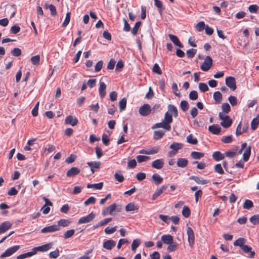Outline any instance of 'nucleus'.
<instances>
[{
    "mask_svg": "<svg viewBox=\"0 0 259 259\" xmlns=\"http://www.w3.org/2000/svg\"><path fill=\"white\" fill-rule=\"evenodd\" d=\"M103 186V183L102 182L97 183V184H89L87 185L88 188H94L95 189L97 190H101Z\"/></svg>",
    "mask_w": 259,
    "mask_h": 259,
    "instance_id": "36",
    "label": "nucleus"
},
{
    "mask_svg": "<svg viewBox=\"0 0 259 259\" xmlns=\"http://www.w3.org/2000/svg\"><path fill=\"white\" fill-rule=\"evenodd\" d=\"M12 227V224L8 221H6L0 225V234L5 233Z\"/></svg>",
    "mask_w": 259,
    "mask_h": 259,
    "instance_id": "14",
    "label": "nucleus"
},
{
    "mask_svg": "<svg viewBox=\"0 0 259 259\" xmlns=\"http://www.w3.org/2000/svg\"><path fill=\"white\" fill-rule=\"evenodd\" d=\"M59 256V250L58 249H56L55 250L50 252L49 256L51 258H57Z\"/></svg>",
    "mask_w": 259,
    "mask_h": 259,
    "instance_id": "59",
    "label": "nucleus"
},
{
    "mask_svg": "<svg viewBox=\"0 0 259 259\" xmlns=\"http://www.w3.org/2000/svg\"><path fill=\"white\" fill-rule=\"evenodd\" d=\"M190 179L193 180L196 183L199 184L204 185L208 183V182L207 180L203 179L197 176H191Z\"/></svg>",
    "mask_w": 259,
    "mask_h": 259,
    "instance_id": "26",
    "label": "nucleus"
},
{
    "mask_svg": "<svg viewBox=\"0 0 259 259\" xmlns=\"http://www.w3.org/2000/svg\"><path fill=\"white\" fill-rule=\"evenodd\" d=\"M163 121L166 124H168V125H170V123L172 122V115L170 114L169 112H166L164 115V119Z\"/></svg>",
    "mask_w": 259,
    "mask_h": 259,
    "instance_id": "30",
    "label": "nucleus"
},
{
    "mask_svg": "<svg viewBox=\"0 0 259 259\" xmlns=\"http://www.w3.org/2000/svg\"><path fill=\"white\" fill-rule=\"evenodd\" d=\"M232 123V120L230 117H229L228 119L223 120L220 124L223 127L228 128L231 125Z\"/></svg>",
    "mask_w": 259,
    "mask_h": 259,
    "instance_id": "35",
    "label": "nucleus"
},
{
    "mask_svg": "<svg viewBox=\"0 0 259 259\" xmlns=\"http://www.w3.org/2000/svg\"><path fill=\"white\" fill-rule=\"evenodd\" d=\"M251 153V146H249L245 149L243 154V159L244 161H247L248 160L250 155Z\"/></svg>",
    "mask_w": 259,
    "mask_h": 259,
    "instance_id": "31",
    "label": "nucleus"
},
{
    "mask_svg": "<svg viewBox=\"0 0 259 259\" xmlns=\"http://www.w3.org/2000/svg\"><path fill=\"white\" fill-rule=\"evenodd\" d=\"M209 131L214 135H218L220 133L221 128L218 124H213L208 127Z\"/></svg>",
    "mask_w": 259,
    "mask_h": 259,
    "instance_id": "16",
    "label": "nucleus"
},
{
    "mask_svg": "<svg viewBox=\"0 0 259 259\" xmlns=\"http://www.w3.org/2000/svg\"><path fill=\"white\" fill-rule=\"evenodd\" d=\"M164 161L163 159H158L153 161L152 163V167L156 169H161L163 167Z\"/></svg>",
    "mask_w": 259,
    "mask_h": 259,
    "instance_id": "13",
    "label": "nucleus"
},
{
    "mask_svg": "<svg viewBox=\"0 0 259 259\" xmlns=\"http://www.w3.org/2000/svg\"><path fill=\"white\" fill-rule=\"evenodd\" d=\"M31 63L34 65H37L39 64L40 56L39 55L34 56L31 58Z\"/></svg>",
    "mask_w": 259,
    "mask_h": 259,
    "instance_id": "44",
    "label": "nucleus"
},
{
    "mask_svg": "<svg viewBox=\"0 0 259 259\" xmlns=\"http://www.w3.org/2000/svg\"><path fill=\"white\" fill-rule=\"evenodd\" d=\"M182 213L184 217L188 218L190 215V209L188 206H184L183 207Z\"/></svg>",
    "mask_w": 259,
    "mask_h": 259,
    "instance_id": "46",
    "label": "nucleus"
},
{
    "mask_svg": "<svg viewBox=\"0 0 259 259\" xmlns=\"http://www.w3.org/2000/svg\"><path fill=\"white\" fill-rule=\"evenodd\" d=\"M116 208V204L113 203L110 206L105 208V209L103 211L102 214L106 215L107 214H111L112 212L115 210Z\"/></svg>",
    "mask_w": 259,
    "mask_h": 259,
    "instance_id": "17",
    "label": "nucleus"
},
{
    "mask_svg": "<svg viewBox=\"0 0 259 259\" xmlns=\"http://www.w3.org/2000/svg\"><path fill=\"white\" fill-rule=\"evenodd\" d=\"M245 239L243 238H239L234 242V246H239L242 250L245 253H249L248 257L250 258L253 257L255 253L254 251H251V248L247 245L244 244Z\"/></svg>",
    "mask_w": 259,
    "mask_h": 259,
    "instance_id": "1",
    "label": "nucleus"
},
{
    "mask_svg": "<svg viewBox=\"0 0 259 259\" xmlns=\"http://www.w3.org/2000/svg\"><path fill=\"white\" fill-rule=\"evenodd\" d=\"M188 163V161L186 158H180L177 160V166L180 167H186Z\"/></svg>",
    "mask_w": 259,
    "mask_h": 259,
    "instance_id": "27",
    "label": "nucleus"
},
{
    "mask_svg": "<svg viewBox=\"0 0 259 259\" xmlns=\"http://www.w3.org/2000/svg\"><path fill=\"white\" fill-rule=\"evenodd\" d=\"M95 201L96 198L93 196H91L84 201V205L85 206H88L89 204L95 203Z\"/></svg>",
    "mask_w": 259,
    "mask_h": 259,
    "instance_id": "62",
    "label": "nucleus"
},
{
    "mask_svg": "<svg viewBox=\"0 0 259 259\" xmlns=\"http://www.w3.org/2000/svg\"><path fill=\"white\" fill-rule=\"evenodd\" d=\"M152 71L153 72L156 73L158 74H161L162 73L158 64L157 63L154 64V65L153 67V68H152Z\"/></svg>",
    "mask_w": 259,
    "mask_h": 259,
    "instance_id": "61",
    "label": "nucleus"
},
{
    "mask_svg": "<svg viewBox=\"0 0 259 259\" xmlns=\"http://www.w3.org/2000/svg\"><path fill=\"white\" fill-rule=\"evenodd\" d=\"M95 218V214L93 212H91L87 216L80 218L78 221V224H84L91 222Z\"/></svg>",
    "mask_w": 259,
    "mask_h": 259,
    "instance_id": "6",
    "label": "nucleus"
},
{
    "mask_svg": "<svg viewBox=\"0 0 259 259\" xmlns=\"http://www.w3.org/2000/svg\"><path fill=\"white\" fill-rule=\"evenodd\" d=\"M150 159V157L143 155H138L137 156V159L138 162L141 163L144 161H146Z\"/></svg>",
    "mask_w": 259,
    "mask_h": 259,
    "instance_id": "54",
    "label": "nucleus"
},
{
    "mask_svg": "<svg viewBox=\"0 0 259 259\" xmlns=\"http://www.w3.org/2000/svg\"><path fill=\"white\" fill-rule=\"evenodd\" d=\"M116 228L117 226H114L112 228L107 227L105 229L104 232L106 234H111L113 233L116 230Z\"/></svg>",
    "mask_w": 259,
    "mask_h": 259,
    "instance_id": "60",
    "label": "nucleus"
},
{
    "mask_svg": "<svg viewBox=\"0 0 259 259\" xmlns=\"http://www.w3.org/2000/svg\"><path fill=\"white\" fill-rule=\"evenodd\" d=\"M183 147V145L180 143H176L174 142L171 144L169 148L171 149L172 150L169 151L167 153V156L168 157H174L175 155L177 154L178 152V150L181 149Z\"/></svg>",
    "mask_w": 259,
    "mask_h": 259,
    "instance_id": "2",
    "label": "nucleus"
},
{
    "mask_svg": "<svg viewBox=\"0 0 259 259\" xmlns=\"http://www.w3.org/2000/svg\"><path fill=\"white\" fill-rule=\"evenodd\" d=\"M212 158L217 161L222 160L224 158V156L220 151H215L212 154Z\"/></svg>",
    "mask_w": 259,
    "mask_h": 259,
    "instance_id": "32",
    "label": "nucleus"
},
{
    "mask_svg": "<svg viewBox=\"0 0 259 259\" xmlns=\"http://www.w3.org/2000/svg\"><path fill=\"white\" fill-rule=\"evenodd\" d=\"M35 254V251L32 249L31 251L20 254L17 257V259H24L28 257L31 256Z\"/></svg>",
    "mask_w": 259,
    "mask_h": 259,
    "instance_id": "38",
    "label": "nucleus"
},
{
    "mask_svg": "<svg viewBox=\"0 0 259 259\" xmlns=\"http://www.w3.org/2000/svg\"><path fill=\"white\" fill-rule=\"evenodd\" d=\"M139 208L138 205L135 204L134 202H131L128 203L125 208L126 211H131L137 210Z\"/></svg>",
    "mask_w": 259,
    "mask_h": 259,
    "instance_id": "23",
    "label": "nucleus"
},
{
    "mask_svg": "<svg viewBox=\"0 0 259 259\" xmlns=\"http://www.w3.org/2000/svg\"><path fill=\"white\" fill-rule=\"evenodd\" d=\"M222 109L223 111L225 113H228L230 111V106L227 103H225L222 104Z\"/></svg>",
    "mask_w": 259,
    "mask_h": 259,
    "instance_id": "58",
    "label": "nucleus"
},
{
    "mask_svg": "<svg viewBox=\"0 0 259 259\" xmlns=\"http://www.w3.org/2000/svg\"><path fill=\"white\" fill-rule=\"evenodd\" d=\"M164 134L165 132L162 130L154 131L153 133V138L156 140H159L163 137Z\"/></svg>",
    "mask_w": 259,
    "mask_h": 259,
    "instance_id": "28",
    "label": "nucleus"
},
{
    "mask_svg": "<svg viewBox=\"0 0 259 259\" xmlns=\"http://www.w3.org/2000/svg\"><path fill=\"white\" fill-rule=\"evenodd\" d=\"M169 245L167 248V250L169 252L175 251L178 248V244L176 242H172V243L168 244Z\"/></svg>",
    "mask_w": 259,
    "mask_h": 259,
    "instance_id": "49",
    "label": "nucleus"
},
{
    "mask_svg": "<svg viewBox=\"0 0 259 259\" xmlns=\"http://www.w3.org/2000/svg\"><path fill=\"white\" fill-rule=\"evenodd\" d=\"M198 93L196 91L190 92L189 95V99L191 100H196L198 99Z\"/></svg>",
    "mask_w": 259,
    "mask_h": 259,
    "instance_id": "57",
    "label": "nucleus"
},
{
    "mask_svg": "<svg viewBox=\"0 0 259 259\" xmlns=\"http://www.w3.org/2000/svg\"><path fill=\"white\" fill-rule=\"evenodd\" d=\"M11 53L13 56L18 57L21 55L22 52L19 48H15L11 51Z\"/></svg>",
    "mask_w": 259,
    "mask_h": 259,
    "instance_id": "63",
    "label": "nucleus"
},
{
    "mask_svg": "<svg viewBox=\"0 0 259 259\" xmlns=\"http://www.w3.org/2000/svg\"><path fill=\"white\" fill-rule=\"evenodd\" d=\"M250 222L253 225H256L259 223V214H256L252 216L250 218Z\"/></svg>",
    "mask_w": 259,
    "mask_h": 259,
    "instance_id": "52",
    "label": "nucleus"
},
{
    "mask_svg": "<svg viewBox=\"0 0 259 259\" xmlns=\"http://www.w3.org/2000/svg\"><path fill=\"white\" fill-rule=\"evenodd\" d=\"M205 28V23L203 21L199 22L196 26V28L198 31H202Z\"/></svg>",
    "mask_w": 259,
    "mask_h": 259,
    "instance_id": "64",
    "label": "nucleus"
},
{
    "mask_svg": "<svg viewBox=\"0 0 259 259\" xmlns=\"http://www.w3.org/2000/svg\"><path fill=\"white\" fill-rule=\"evenodd\" d=\"M187 142L192 145H196L198 143L197 139L194 138L192 134H190L187 136Z\"/></svg>",
    "mask_w": 259,
    "mask_h": 259,
    "instance_id": "37",
    "label": "nucleus"
},
{
    "mask_svg": "<svg viewBox=\"0 0 259 259\" xmlns=\"http://www.w3.org/2000/svg\"><path fill=\"white\" fill-rule=\"evenodd\" d=\"M65 122L66 124L75 126L78 123V119L74 116L69 115L66 118Z\"/></svg>",
    "mask_w": 259,
    "mask_h": 259,
    "instance_id": "12",
    "label": "nucleus"
},
{
    "mask_svg": "<svg viewBox=\"0 0 259 259\" xmlns=\"http://www.w3.org/2000/svg\"><path fill=\"white\" fill-rule=\"evenodd\" d=\"M167 186H162L160 188L156 189L154 193L152 195V199L153 200L155 199L157 197H158L159 195H160L163 192L164 190H165L167 188Z\"/></svg>",
    "mask_w": 259,
    "mask_h": 259,
    "instance_id": "22",
    "label": "nucleus"
},
{
    "mask_svg": "<svg viewBox=\"0 0 259 259\" xmlns=\"http://www.w3.org/2000/svg\"><path fill=\"white\" fill-rule=\"evenodd\" d=\"M80 172V169L76 167H73L69 169L67 173L66 176L68 177H74Z\"/></svg>",
    "mask_w": 259,
    "mask_h": 259,
    "instance_id": "15",
    "label": "nucleus"
},
{
    "mask_svg": "<svg viewBox=\"0 0 259 259\" xmlns=\"http://www.w3.org/2000/svg\"><path fill=\"white\" fill-rule=\"evenodd\" d=\"M187 233L188 235V242L190 246H193L194 243L195 236L192 229L190 227L187 228Z\"/></svg>",
    "mask_w": 259,
    "mask_h": 259,
    "instance_id": "8",
    "label": "nucleus"
},
{
    "mask_svg": "<svg viewBox=\"0 0 259 259\" xmlns=\"http://www.w3.org/2000/svg\"><path fill=\"white\" fill-rule=\"evenodd\" d=\"M20 248L19 245L14 246L7 249L5 252L1 254V257H5L11 256L16 251H17Z\"/></svg>",
    "mask_w": 259,
    "mask_h": 259,
    "instance_id": "7",
    "label": "nucleus"
},
{
    "mask_svg": "<svg viewBox=\"0 0 259 259\" xmlns=\"http://www.w3.org/2000/svg\"><path fill=\"white\" fill-rule=\"evenodd\" d=\"M196 51H197V50L196 49H191L188 50L186 52L188 58H193L196 53Z\"/></svg>",
    "mask_w": 259,
    "mask_h": 259,
    "instance_id": "53",
    "label": "nucleus"
},
{
    "mask_svg": "<svg viewBox=\"0 0 259 259\" xmlns=\"http://www.w3.org/2000/svg\"><path fill=\"white\" fill-rule=\"evenodd\" d=\"M180 107L183 111L186 112L189 109V105L187 101L183 100L181 102Z\"/></svg>",
    "mask_w": 259,
    "mask_h": 259,
    "instance_id": "41",
    "label": "nucleus"
},
{
    "mask_svg": "<svg viewBox=\"0 0 259 259\" xmlns=\"http://www.w3.org/2000/svg\"><path fill=\"white\" fill-rule=\"evenodd\" d=\"M162 241L166 244L172 243L174 239L173 237L170 235H164L161 236Z\"/></svg>",
    "mask_w": 259,
    "mask_h": 259,
    "instance_id": "25",
    "label": "nucleus"
},
{
    "mask_svg": "<svg viewBox=\"0 0 259 259\" xmlns=\"http://www.w3.org/2000/svg\"><path fill=\"white\" fill-rule=\"evenodd\" d=\"M259 124V114L257 116L253 118L251 122V128L252 131H254L256 129Z\"/></svg>",
    "mask_w": 259,
    "mask_h": 259,
    "instance_id": "29",
    "label": "nucleus"
},
{
    "mask_svg": "<svg viewBox=\"0 0 259 259\" xmlns=\"http://www.w3.org/2000/svg\"><path fill=\"white\" fill-rule=\"evenodd\" d=\"M153 181L156 185L161 184L162 182L163 178L160 177L158 174H154L152 177Z\"/></svg>",
    "mask_w": 259,
    "mask_h": 259,
    "instance_id": "34",
    "label": "nucleus"
},
{
    "mask_svg": "<svg viewBox=\"0 0 259 259\" xmlns=\"http://www.w3.org/2000/svg\"><path fill=\"white\" fill-rule=\"evenodd\" d=\"M198 88L199 90L202 92H205L208 91L209 88L207 85L205 83L200 82L199 84Z\"/></svg>",
    "mask_w": 259,
    "mask_h": 259,
    "instance_id": "56",
    "label": "nucleus"
},
{
    "mask_svg": "<svg viewBox=\"0 0 259 259\" xmlns=\"http://www.w3.org/2000/svg\"><path fill=\"white\" fill-rule=\"evenodd\" d=\"M60 230V227L56 225H54L48 227H46L41 230V233H51L59 231Z\"/></svg>",
    "mask_w": 259,
    "mask_h": 259,
    "instance_id": "9",
    "label": "nucleus"
},
{
    "mask_svg": "<svg viewBox=\"0 0 259 259\" xmlns=\"http://www.w3.org/2000/svg\"><path fill=\"white\" fill-rule=\"evenodd\" d=\"M226 84L232 91L236 89V80L233 76H229L226 78Z\"/></svg>",
    "mask_w": 259,
    "mask_h": 259,
    "instance_id": "5",
    "label": "nucleus"
},
{
    "mask_svg": "<svg viewBox=\"0 0 259 259\" xmlns=\"http://www.w3.org/2000/svg\"><path fill=\"white\" fill-rule=\"evenodd\" d=\"M141 243L140 240L139 239H134L132 242L131 248L132 250L134 251L140 245Z\"/></svg>",
    "mask_w": 259,
    "mask_h": 259,
    "instance_id": "50",
    "label": "nucleus"
},
{
    "mask_svg": "<svg viewBox=\"0 0 259 259\" xmlns=\"http://www.w3.org/2000/svg\"><path fill=\"white\" fill-rule=\"evenodd\" d=\"M151 106L148 104H145L140 108L139 112L142 116H146L151 113Z\"/></svg>",
    "mask_w": 259,
    "mask_h": 259,
    "instance_id": "4",
    "label": "nucleus"
},
{
    "mask_svg": "<svg viewBox=\"0 0 259 259\" xmlns=\"http://www.w3.org/2000/svg\"><path fill=\"white\" fill-rule=\"evenodd\" d=\"M141 22L139 21L136 23L134 27L133 28L132 30V33L133 35H135L137 34L138 30L140 26L141 25Z\"/></svg>",
    "mask_w": 259,
    "mask_h": 259,
    "instance_id": "48",
    "label": "nucleus"
},
{
    "mask_svg": "<svg viewBox=\"0 0 259 259\" xmlns=\"http://www.w3.org/2000/svg\"><path fill=\"white\" fill-rule=\"evenodd\" d=\"M156 128H163L165 131H169L171 130V125H168V124L165 123V122L162 120L161 122L157 123L152 126V129Z\"/></svg>",
    "mask_w": 259,
    "mask_h": 259,
    "instance_id": "11",
    "label": "nucleus"
},
{
    "mask_svg": "<svg viewBox=\"0 0 259 259\" xmlns=\"http://www.w3.org/2000/svg\"><path fill=\"white\" fill-rule=\"evenodd\" d=\"M115 246V242L113 240H108L103 243V246L107 250H111Z\"/></svg>",
    "mask_w": 259,
    "mask_h": 259,
    "instance_id": "18",
    "label": "nucleus"
},
{
    "mask_svg": "<svg viewBox=\"0 0 259 259\" xmlns=\"http://www.w3.org/2000/svg\"><path fill=\"white\" fill-rule=\"evenodd\" d=\"M253 206V202L249 199L245 200L243 207L244 209H249Z\"/></svg>",
    "mask_w": 259,
    "mask_h": 259,
    "instance_id": "42",
    "label": "nucleus"
},
{
    "mask_svg": "<svg viewBox=\"0 0 259 259\" xmlns=\"http://www.w3.org/2000/svg\"><path fill=\"white\" fill-rule=\"evenodd\" d=\"M52 246V243H48L41 246H37L34 247L32 249L33 251H35V254L36 253L37 251H46L48 250H49Z\"/></svg>",
    "mask_w": 259,
    "mask_h": 259,
    "instance_id": "10",
    "label": "nucleus"
},
{
    "mask_svg": "<svg viewBox=\"0 0 259 259\" xmlns=\"http://www.w3.org/2000/svg\"><path fill=\"white\" fill-rule=\"evenodd\" d=\"M213 99L216 103L219 104L222 100V95L220 92L217 91L213 93Z\"/></svg>",
    "mask_w": 259,
    "mask_h": 259,
    "instance_id": "33",
    "label": "nucleus"
},
{
    "mask_svg": "<svg viewBox=\"0 0 259 259\" xmlns=\"http://www.w3.org/2000/svg\"><path fill=\"white\" fill-rule=\"evenodd\" d=\"M168 36L171 41L177 46H178L180 48H183V46L182 43L180 41L178 37L173 34H170L168 35Z\"/></svg>",
    "mask_w": 259,
    "mask_h": 259,
    "instance_id": "24",
    "label": "nucleus"
},
{
    "mask_svg": "<svg viewBox=\"0 0 259 259\" xmlns=\"http://www.w3.org/2000/svg\"><path fill=\"white\" fill-rule=\"evenodd\" d=\"M74 233L75 230L74 229L68 230L64 233L63 237L65 239H68L71 237L74 234Z\"/></svg>",
    "mask_w": 259,
    "mask_h": 259,
    "instance_id": "45",
    "label": "nucleus"
},
{
    "mask_svg": "<svg viewBox=\"0 0 259 259\" xmlns=\"http://www.w3.org/2000/svg\"><path fill=\"white\" fill-rule=\"evenodd\" d=\"M87 164L91 167L92 174L95 172V169H99L101 165L100 161L88 162Z\"/></svg>",
    "mask_w": 259,
    "mask_h": 259,
    "instance_id": "19",
    "label": "nucleus"
},
{
    "mask_svg": "<svg viewBox=\"0 0 259 259\" xmlns=\"http://www.w3.org/2000/svg\"><path fill=\"white\" fill-rule=\"evenodd\" d=\"M71 223V221L68 219H61L58 222V225L59 226L62 227H67Z\"/></svg>",
    "mask_w": 259,
    "mask_h": 259,
    "instance_id": "39",
    "label": "nucleus"
},
{
    "mask_svg": "<svg viewBox=\"0 0 259 259\" xmlns=\"http://www.w3.org/2000/svg\"><path fill=\"white\" fill-rule=\"evenodd\" d=\"M204 155V153L196 151H193L191 154V157L195 159H199L203 157Z\"/></svg>",
    "mask_w": 259,
    "mask_h": 259,
    "instance_id": "40",
    "label": "nucleus"
},
{
    "mask_svg": "<svg viewBox=\"0 0 259 259\" xmlns=\"http://www.w3.org/2000/svg\"><path fill=\"white\" fill-rule=\"evenodd\" d=\"M259 10V7L256 5H252L248 7V10L251 13H256Z\"/></svg>",
    "mask_w": 259,
    "mask_h": 259,
    "instance_id": "51",
    "label": "nucleus"
},
{
    "mask_svg": "<svg viewBox=\"0 0 259 259\" xmlns=\"http://www.w3.org/2000/svg\"><path fill=\"white\" fill-rule=\"evenodd\" d=\"M214 171L216 172H217L220 175H223L224 173V170L222 168V165L221 164H216L214 167Z\"/></svg>",
    "mask_w": 259,
    "mask_h": 259,
    "instance_id": "55",
    "label": "nucleus"
},
{
    "mask_svg": "<svg viewBox=\"0 0 259 259\" xmlns=\"http://www.w3.org/2000/svg\"><path fill=\"white\" fill-rule=\"evenodd\" d=\"M212 66V60L211 58L207 56L205 57L204 62L200 66V68L204 71H208Z\"/></svg>",
    "mask_w": 259,
    "mask_h": 259,
    "instance_id": "3",
    "label": "nucleus"
},
{
    "mask_svg": "<svg viewBox=\"0 0 259 259\" xmlns=\"http://www.w3.org/2000/svg\"><path fill=\"white\" fill-rule=\"evenodd\" d=\"M170 115H174V117L176 118L178 116V112L177 108L173 105L169 104L168 105V111Z\"/></svg>",
    "mask_w": 259,
    "mask_h": 259,
    "instance_id": "21",
    "label": "nucleus"
},
{
    "mask_svg": "<svg viewBox=\"0 0 259 259\" xmlns=\"http://www.w3.org/2000/svg\"><path fill=\"white\" fill-rule=\"evenodd\" d=\"M126 106V99L124 98L119 102V109L120 111L125 110Z\"/></svg>",
    "mask_w": 259,
    "mask_h": 259,
    "instance_id": "47",
    "label": "nucleus"
},
{
    "mask_svg": "<svg viewBox=\"0 0 259 259\" xmlns=\"http://www.w3.org/2000/svg\"><path fill=\"white\" fill-rule=\"evenodd\" d=\"M71 13L68 12L66 14L65 20L62 24L63 27H66L69 23L70 20Z\"/></svg>",
    "mask_w": 259,
    "mask_h": 259,
    "instance_id": "43",
    "label": "nucleus"
},
{
    "mask_svg": "<svg viewBox=\"0 0 259 259\" xmlns=\"http://www.w3.org/2000/svg\"><path fill=\"white\" fill-rule=\"evenodd\" d=\"M106 85L104 82H100V87L99 88V92L100 96L101 98H104L106 95Z\"/></svg>",
    "mask_w": 259,
    "mask_h": 259,
    "instance_id": "20",
    "label": "nucleus"
}]
</instances>
